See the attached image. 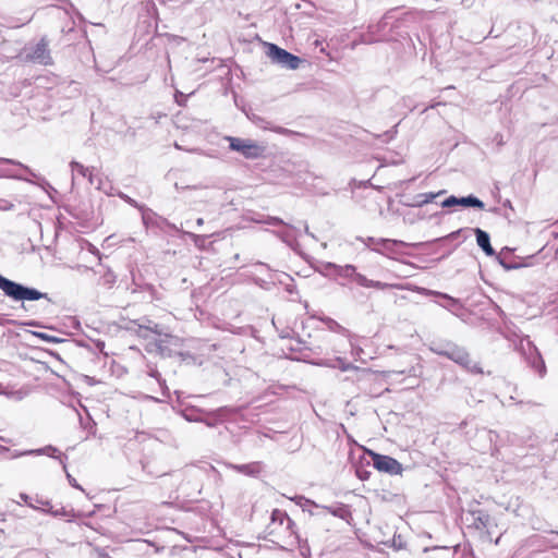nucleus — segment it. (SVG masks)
Masks as SVG:
<instances>
[{
  "label": "nucleus",
  "mask_w": 558,
  "mask_h": 558,
  "mask_svg": "<svg viewBox=\"0 0 558 558\" xmlns=\"http://www.w3.org/2000/svg\"><path fill=\"white\" fill-rule=\"evenodd\" d=\"M429 350L440 356H445L457 364L465 367L472 373L480 374L482 368L478 363L473 362L464 348L448 340H435L428 345Z\"/></svg>",
  "instance_id": "obj_1"
},
{
  "label": "nucleus",
  "mask_w": 558,
  "mask_h": 558,
  "mask_svg": "<svg viewBox=\"0 0 558 558\" xmlns=\"http://www.w3.org/2000/svg\"><path fill=\"white\" fill-rule=\"evenodd\" d=\"M360 282L362 283V286L367 287V288L375 287L378 289H385V288L389 287V288H393L397 290H407V293H404V294H398V293L395 294L396 303H399L401 301L418 303L422 296L436 294V292H434L432 290H427L424 288H417L415 286H407L405 287L402 284H388V283H381V281H360ZM437 295L450 301L451 303H456V300L450 298L447 294L437 293Z\"/></svg>",
  "instance_id": "obj_2"
},
{
  "label": "nucleus",
  "mask_w": 558,
  "mask_h": 558,
  "mask_svg": "<svg viewBox=\"0 0 558 558\" xmlns=\"http://www.w3.org/2000/svg\"><path fill=\"white\" fill-rule=\"evenodd\" d=\"M0 289L5 293V295L16 301H35L41 298L48 299L47 293H43L34 288L22 286L15 281H0Z\"/></svg>",
  "instance_id": "obj_3"
},
{
  "label": "nucleus",
  "mask_w": 558,
  "mask_h": 558,
  "mask_svg": "<svg viewBox=\"0 0 558 558\" xmlns=\"http://www.w3.org/2000/svg\"><path fill=\"white\" fill-rule=\"evenodd\" d=\"M230 148L239 151L245 158L256 159L263 156L265 148L251 140L229 137Z\"/></svg>",
  "instance_id": "obj_4"
},
{
  "label": "nucleus",
  "mask_w": 558,
  "mask_h": 558,
  "mask_svg": "<svg viewBox=\"0 0 558 558\" xmlns=\"http://www.w3.org/2000/svg\"><path fill=\"white\" fill-rule=\"evenodd\" d=\"M373 466L379 472L387 473L389 475H398L402 473V464L392 457L380 454L374 451H368Z\"/></svg>",
  "instance_id": "obj_5"
},
{
  "label": "nucleus",
  "mask_w": 558,
  "mask_h": 558,
  "mask_svg": "<svg viewBox=\"0 0 558 558\" xmlns=\"http://www.w3.org/2000/svg\"><path fill=\"white\" fill-rule=\"evenodd\" d=\"M27 59L33 62H38L43 65H51L53 60L49 51V41L43 37L27 54Z\"/></svg>",
  "instance_id": "obj_6"
},
{
  "label": "nucleus",
  "mask_w": 558,
  "mask_h": 558,
  "mask_svg": "<svg viewBox=\"0 0 558 558\" xmlns=\"http://www.w3.org/2000/svg\"><path fill=\"white\" fill-rule=\"evenodd\" d=\"M270 520L271 525L276 523H278L279 525H282L284 522L287 523L286 529L290 532V537L293 538L291 542H289L290 545H293L294 543H300V536L295 531V522L291 518H289L287 512L279 509H275L271 512Z\"/></svg>",
  "instance_id": "obj_7"
},
{
  "label": "nucleus",
  "mask_w": 558,
  "mask_h": 558,
  "mask_svg": "<svg viewBox=\"0 0 558 558\" xmlns=\"http://www.w3.org/2000/svg\"><path fill=\"white\" fill-rule=\"evenodd\" d=\"M272 58L279 63L286 65L289 69L295 70L301 63V59L287 50L277 47L276 45L270 46Z\"/></svg>",
  "instance_id": "obj_8"
},
{
  "label": "nucleus",
  "mask_w": 558,
  "mask_h": 558,
  "mask_svg": "<svg viewBox=\"0 0 558 558\" xmlns=\"http://www.w3.org/2000/svg\"><path fill=\"white\" fill-rule=\"evenodd\" d=\"M132 324L134 326H136L137 328H134V327H128V328L135 330V332L140 337L148 338L149 333H154V335H158V336L161 335L160 326L148 318H141L138 320H134V322H132Z\"/></svg>",
  "instance_id": "obj_9"
},
{
  "label": "nucleus",
  "mask_w": 558,
  "mask_h": 558,
  "mask_svg": "<svg viewBox=\"0 0 558 558\" xmlns=\"http://www.w3.org/2000/svg\"><path fill=\"white\" fill-rule=\"evenodd\" d=\"M228 466L232 470H235L239 473H242L246 476L255 477L263 471L262 462H251L246 464H232L229 463Z\"/></svg>",
  "instance_id": "obj_10"
},
{
  "label": "nucleus",
  "mask_w": 558,
  "mask_h": 558,
  "mask_svg": "<svg viewBox=\"0 0 558 558\" xmlns=\"http://www.w3.org/2000/svg\"><path fill=\"white\" fill-rule=\"evenodd\" d=\"M472 525L480 531L488 530L492 526V518L484 510H474L471 513Z\"/></svg>",
  "instance_id": "obj_11"
},
{
  "label": "nucleus",
  "mask_w": 558,
  "mask_h": 558,
  "mask_svg": "<svg viewBox=\"0 0 558 558\" xmlns=\"http://www.w3.org/2000/svg\"><path fill=\"white\" fill-rule=\"evenodd\" d=\"M515 350L520 352L524 360L538 352V349L527 336L519 339L518 343H515Z\"/></svg>",
  "instance_id": "obj_12"
},
{
  "label": "nucleus",
  "mask_w": 558,
  "mask_h": 558,
  "mask_svg": "<svg viewBox=\"0 0 558 558\" xmlns=\"http://www.w3.org/2000/svg\"><path fill=\"white\" fill-rule=\"evenodd\" d=\"M59 452V450L53 447V446H46L44 448H39V449H31L29 450V454H33V456H41V454H46L48 457H51V458H54V459H58L63 468L64 471H66V463L64 461V459H66L65 456H62V454H57Z\"/></svg>",
  "instance_id": "obj_13"
},
{
  "label": "nucleus",
  "mask_w": 558,
  "mask_h": 558,
  "mask_svg": "<svg viewBox=\"0 0 558 558\" xmlns=\"http://www.w3.org/2000/svg\"><path fill=\"white\" fill-rule=\"evenodd\" d=\"M524 361L541 378L545 377L547 369L539 351Z\"/></svg>",
  "instance_id": "obj_14"
},
{
  "label": "nucleus",
  "mask_w": 558,
  "mask_h": 558,
  "mask_svg": "<svg viewBox=\"0 0 558 558\" xmlns=\"http://www.w3.org/2000/svg\"><path fill=\"white\" fill-rule=\"evenodd\" d=\"M476 241L478 246L482 247L488 255H492L494 253V250L489 242V236L485 231L481 229L476 230Z\"/></svg>",
  "instance_id": "obj_15"
},
{
  "label": "nucleus",
  "mask_w": 558,
  "mask_h": 558,
  "mask_svg": "<svg viewBox=\"0 0 558 558\" xmlns=\"http://www.w3.org/2000/svg\"><path fill=\"white\" fill-rule=\"evenodd\" d=\"M40 511L47 512L53 517H65V518H68V521H71L75 517V513L73 510H68L63 507L54 510L53 507L50 506L49 508L40 509Z\"/></svg>",
  "instance_id": "obj_16"
},
{
  "label": "nucleus",
  "mask_w": 558,
  "mask_h": 558,
  "mask_svg": "<svg viewBox=\"0 0 558 558\" xmlns=\"http://www.w3.org/2000/svg\"><path fill=\"white\" fill-rule=\"evenodd\" d=\"M330 331L348 335V330L330 317L320 318Z\"/></svg>",
  "instance_id": "obj_17"
},
{
  "label": "nucleus",
  "mask_w": 558,
  "mask_h": 558,
  "mask_svg": "<svg viewBox=\"0 0 558 558\" xmlns=\"http://www.w3.org/2000/svg\"><path fill=\"white\" fill-rule=\"evenodd\" d=\"M324 508L327 509L332 515L338 517L340 519H347L350 515V510L345 505Z\"/></svg>",
  "instance_id": "obj_18"
},
{
  "label": "nucleus",
  "mask_w": 558,
  "mask_h": 558,
  "mask_svg": "<svg viewBox=\"0 0 558 558\" xmlns=\"http://www.w3.org/2000/svg\"><path fill=\"white\" fill-rule=\"evenodd\" d=\"M440 194H442V191L437 192V193L429 192V193L418 194L416 197L415 205L423 206L425 204H428V203L433 202Z\"/></svg>",
  "instance_id": "obj_19"
},
{
  "label": "nucleus",
  "mask_w": 558,
  "mask_h": 558,
  "mask_svg": "<svg viewBox=\"0 0 558 558\" xmlns=\"http://www.w3.org/2000/svg\"><path fill=\"white\" fill-rule=\"evenodd\" d=\"M459 202L462 206L477 207L481 209L484 208V203L474 196L461 197Z\"/></svg>",
  "instance_id": "obj_20"
},
{
  "label": "nucleus",
  "mask_w": 558,
  "mask_h": 558,
  "mask_svg": "<svg viewBox=\"0 0 558 558\" xmlns=\"http://www.w3.org/2000/svg\"><path fill=\"white\" fill-rule=\"evenodd\" d=\"M335 361L337 362V367H339L343 372L355 368L352 364L344 362L341 357H337ZM317 364L336 367V364H327V363H317Z\"/></svg>",
  "instance_id": "obj_21"
},
{
  "label": "nucleus",
  "mask_w": 558,
  "mask_h": 558,
  "mask_svg": "<svg viewBox=\"0 0 558 558\" xmlns=\"http://www.w3.org/2000/svg\"><path fill=\"white\" fill-rule=\"evenodd\" d=\"M333 270H335V275H338L341 277H347V278H352L354 276V271H355L354 268L351 266H347L344 268L333 267Z\"/></svg>",
  "instance_id": "obj_22"
},
{
  "label": "nucleus",
  "mask_w": 558,
  "mask_h": 558,
  "mask_svg": "<svg viewBox=\"0 0 558 558\" xmlns=\"http://www.w3.org/2000/svg\"><path fill=\"white\" fill-rule=\"evenodd\" d=\"M298 506H300L303 510H305L306 506H315L317 507V504L314 501L303 497V496H295L294 498H291Z\"/></svg>",
  "instance_id": "obj_23"
},
{
  "label": "nucleus",
  "mask_w": 558,
  "mask_h": 558,
  "mask_svg": "<svg viewBox=\"0 0 558 558\" xmlns=\"http://www.w3.org/2000/svg\"><path fill=\"white\" fill-rule=\"evenodd\" d=\"M34 335L47 342H50V343H57V342H60L61 340L54 336H50L48 333H44V332H34Z\"/></svg>",
  "instance_id": "obj_24"
},
{
  "label": "nucleus",
  "mask_w": 558,
  "mask_h": 558,
  "mask_svg": "<svg viewBox=\"0 0 558 558\" xmlns=\"http://www.w3.org/2000/svg\"><path fill=\"white\" fill-rule=\"evenodd\" d=\"M24 456H31L29 454V450H25V451H20V450H11V453H8L5 456V459L8 460H12V459H17L20 457H24Z\"/></svg>",
  "instance_id": "obj_25"
},
{
  "label": "nucleus",
  "mask_w": 558,
  "mask_h": 558,
  "mask_svg": "<svg viewBox=\"0 0 558 558\" xmlns=\"http://www.w3.org/2000/svg\"><path fill=\"white\" fill-rule=\"evenodd\" d=\"M20 499L25 502L28 507L33 508V509H36V510H39V508L33 504V499L32 497H29L27 494L25 493H21L19 495Z\"/></svg>",
  "instance_id": "obj_26"
},
{
  "label": "nucleus",
  "mask_w": 558,
  "mask_h": 558,
  "mask_svg": "<svg viewBox=\"0 0 558 558\" xmlns=\"http://www.w3.org/2000/svg\"><path fill=\"white\" fill-rule=\"evenodd\" d=\"M459 199L460 198H457L456 196H450L446 201H444L442 207H451V206H454V205H460Z\"/></svg>",
  "instance_id": "obj_27"
},
{
  "label": "nucleus",
  "mask_w": 558,
  "mask_h": 558,
  "mask_svg": "<svg viewBox=\"0 0 558 558\" xmlns=\"http://www.w3.org/2000/svg\"><path fill=\"white\" fill-rule=\"evenodd\" d=\"M65 473H66V478H68L70 485L74 488H77V489L84 492L83 487L76 482V480L70 473H68V471H65Z\"/></svg>",
  "instance_id": "obj_28"
},
{
  "label": "nucleus",
  "mask_w": 558,
  "mask_h": 558,
  "mask_svg": "<svg viewBox=\"0 0 558 558\" xmlns=\"http://www.w3.org/2000/svg\"><path fill=\"white\" fill-rule=\"evenodd\" d=\"M138 287H140V286H137V284H136V281H135V280H132V281H131V283H130V286H128V287H126V289H128V290H129V289H131L132 294H136V293H137V288H138Z\"/></svg>",
  "instance_id": "obj_29"
},
{
  "label": "nucleus",
  "mask_w": 558,
  "mask_h": 558,
  "mask_svg": "<svg viewBox=\"0 0 558 558\" xmlns=\"http://www.w3.org/2000/svg\"><path fill=\"white\" fill-rule=\"evenodd\" d=\"M8 453H11V449L4 446H0V454H2L4 459Z\"/></svg>",
  "instance_id": "obj_30"
},
{
  "label": "nucleus",
  "mask_w": 558,
  "mask_h": 558,
  "mask_svg": "<svg viewBox=\"0 0 558 558\" xmlns=\"http://www.w3.org/2000/svg\"><path fill=\"white\" fill-rule=\"evenodd\" d=\"M183 416H184V418H185L186 421H189V422H197V421H198V418L193 417L192 415H189V414H187V413H185V412L183 413Z\"/></svg>",
  "instance_id": "obj_31"
},
{
  "label": "nucleus",
  "mask_w": 558,
  "mask_h": 558,
  "mask_svg": "<svg viewBox=\"0 0 558 558\" xmlns=\"http://www.w3.org/2000/svg\"><path fill=\"white\" fill-rule=\"evenodd\" d=\"M286 290H287L288 293L292 294L294 292V290H295V286L291 284V283L287 284L286 286Z\"/></svg>",
  "instance_id": "obj_32"
},
{
  "label": "nucleus",
  "mask_w": 558,
  "mask_h": 558,
  "mask_svg": "<svg viewBox=\"0 0 558 558\" xmlns=\"http://www.w3.org/2000/svg\"><path fill=\"white\" fill-rule=\"evenodd\" d=\"M149 375H150L151 377L156 378L158 381L160 380V379H159V376H160V375H159L158 371H156V369H151V371L149 372Z\"/></svg>",
  "instance_id": "obj_33"
},
{
  "label": "nucleus",
  "mask_w": 558,
  "mask_h": 558,
  "mask_svg": "<svg viewBox=\"0 0 558 558\" xmlns=\"http://www.w3.org/2000/svg\"><path fill=\"white\" fill-rule=\"evenodd\" d=\"M35 501H36L38 505H43V506H46V507H47V506H49V501H47V500H46V501H44V500H41V499H39V498H36V499H35Z\"/></svg>",
  "instance_id": "obj_34"
},
{
  "label": "nucleus",
  "mask_w": 558,
  "mask_h": 558,
  "mask_svg": "<svg viewBox=\"0 0 558 558\" xmlns=\"http://www.w3.org/2000/svg\"><path fill=\"white\" fill-rule=\"evenodd\" d=\"M3 162L5 163H10V165H15V161L11 160V159H1Z\"/></svg>",
  "instance_id": "obj_35"
},
{
  "label": "nucleus",
  "mask_w": 558,
  "mask_h": 558,
  "mask_svg": "<svg viewBox=\"0 0 558 558\" xmlns=\"http://www.w3.org/2000/svg\"><path fill=\"white\" fill-rule=\"evenodd\" d=\"M275 531L271 529V525L268 526V536H272Z\"/></svg>",
  "instance_id": "obj_36"
},
{
  "label": "nucleus",
  "mask_w": 558,
  "mask_h": 558,
  "mask_svg": "<svg viewBox=\"0 0 558 558\" xmlns=\"http://www.w3.org/2000/svg\"><path fill=\"white\" fill-rule=\"evenodd\" d=\"M192 298H195L196 299V302L198 301V298L195 293L192 294Z\"/></svg>",
  "instance_id": "obj_37"
},
{
  "label": "nucleus",
  "mask_w": 558,
  "mask_h": 558,
  "mask_svg": "<svg viewBox=\"0 0 558 558\" xmlns=\"http://www.w3.org/2000/svg\"><path fill=\"white\" fill-rule=\"evenodd\" d=\"M204 289H205L206 291H209V290H210V288H209L207 284L204 287Z\"/></svg>",
  "instance_id": "obj_38"
},
{
  "label": "nucleus",
  "mask_w": 558,
  "mask_h": 558,
  "mask_svg": "<svg viewBox=\"0 0 558 558\" xmlns=\"http://www.w3.org/2000/svg\"><path fill=\"white\" fill-rule=\"evenodd\" d=\"M0 279H5V278L0 274Z\"/></svg>",
  "instance_id": "obj_39"
}]
</instances>
